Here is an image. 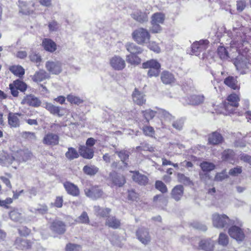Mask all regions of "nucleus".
I'll list each match as a JSON object with an SVG mask.
<instances>
[{
	"mask_svg": "<svg viewBox=\"0 0 251 251\" xmlns=\"http://www.w3.org/2000/svg\"><path fill=\"white\" fill-rule=\"evenodd\" d=\"M133 39L139 45H144L149 42L151 35L147 29L139 28L132 33Z\"/></svg>",
	"mask_w": 251,
	"mask_h": 251,
	"instance_id": "obj_1",
	"label": "nucleus"
},
{
	"mask_svg": "<svg viewBox=\"0 0 251 251\" xmlns=\"http://www.w3.org/2000/svg\"><path fill=\"white\" fill-rule=\"evenodd\" d=\"M143 69H149L148 75L150 77H157L160 72L161 64L156 59H152L142 64Z\"/></svg>",
	"mask_w": 251,
	"mask_h": 251,
	"instance_id": "obj_2",
	"label": "nucleus"
},
{
	"mask_svg": "<svg viewBox=\"0 0 251 251\" xmlns=\"http://www.w3.org/2000/svg\"><path fill=\"white\" fill-rule=\"evenodd\" d=\"M14 151L11 154L3 151H0V165L7 167H11L14 169H17L18 162L16 161Z\"/></svg>",
	"mask_w": 251,
	"mask_h": 251,
	"instance_id": "obj_3",
	"label": "nucleus"
},
{
	"mask_svg": "<svg viewBox=\"0 0 251 251\" xmlns=\"http://www.w3.org/2000/svg\"><path fill=\"white\" fill-rule=\"evenodd\" d=\"M16 161L18 163V168L21 163L25 162L31 160L32 157V153L28 150L20 149L14 151Z\"/></svg>",
	"mask_w": 251,
	"mask_h": 251,
	"instance_id": "obj_4",
	"label": "nucleus"
},
{
	"mask_svg": "<svg viewBox=\"0 0 251 251\" xmlns=\"http://www.w3.org/2000/svg\"><path fill=\"white\" fill-rule=\"evenodd\" d=\"M233 64H234L237 71L241 74H244L246 73V70L249 68L251 65L248 62L247 59L243 55H238L235 59L233 60Z\"/></svg>",
	"mask_w": 251,
	"mask_h": 251,
	"instance_id": "obj_5",
	"label": "nucleus"
},
{
	"mask_svg": "<svg viewBox=\"0 0 251 251\" xmlns=\"http://www.w3.org/2000/svg\"><path fill=\"white\" fill-rule=\"evenodd\" d=\"M45 67L49 73L53 75H58L62 71V63L57 60L48 61Z\"/></svg>",
	"mask_w": 251,
	"mask_h": 251,
	"instance_id": "obj_6",
	"label": "nucleus"
},
{
	"mask_svg": "<svg viewBox=\"0 0 251 251\" xmlns=\"http://www.w3.org/2000/svg\"><path fill=\"white\" fill-rule=\"evenodd\" d=\"M109 64L113 69L122 71L126 66V61L120 56L115 55L109 60Z\"/></svg>",
	"mask_w": 251,
	"mask_h": 251,
	"instance_id": "obj_7",
	"label": "nucleus"
},
{
	"mask_svg": "<svg viewBox=\"0 0 251 251\" xmlns=\"http://www.w3.org/2000/svg\"><path fill=\"white\" fill-rule=\"evenodd\" d=\"M227 103L225 102L224 106L225 109L229 113H232L234 111V107L238 106V101L239 98L238 95L235 94H231L227 99Z\"/></svg>",
	"mask_w": 251,
	"mask_h": 251,
	"instance_id": "obj_8",
	"label": "nucleus"
},
{
	"mask_svg": "<svg viewBox=\"0 0 251 251\" xmlns=\"http://www.w3.org/2000/svg\"><path fill=\"white\" fill-rule=\"evenodd\" d=\"M23 115L19 113L10 112L8 113L7 119L8 124L11 128L20 127Z\"/></svg>",
	"mask_w": 251,
	"mask_h": 251,
	"instance_id": "obj_9",
	"label": "nucleus"
},
{
	"mask_svg": "<svg viewBox=\"0 0 251 251\" xmlns=\"http://www.w3.org/2000/svg\"><path fill=\"white\" fill-rule=\"evenodd\" d=\"M228 217L226 215L215 213L212 215V222L214 226L218 228L225 227L229 222Z\"/></svg>",
	"mask_w": 251,
	"mask_h": 251,
	"instance_id": "obj_10",
	"label": "nucleus"
},
{
	"mask_svg": "<svg viewBox=\"0 0 251 251\" xmlns=\"http://www.w3.org/2000/svg\"><path fill=\"white\" fill-rule=\"evenodd\" d=\"M209 42L207 40L196 41L192 45V51L195 55H199L200 53L207 48Z\"/></svg>",
	"mask_w": 251,
	"mask_h": 251,
	"instance_id": "obj_11",
	"label": "nucleus"
},
{
	"mask_svg": "<svg viewBox=\"0 0 251 251\" xmlns=\"http://www.w3.org/2000/svg\"><path fill=\"white\" fill-rule=\"evenodd\" d=\"M228 234L231 238L238 242L242 241L245 238V234L242 229L235 226L229 228Z\"/></svg>",
	"mask_w": 251,
	"mask_h": 251,
	"instance_id": "obj_12",
	"label": "nucleus"
},
{
	"mask_svg": "<svg viewBox=\"0 0 251 251\" xmlns=\"http://www.w3.org/2000/svg\"><path fill=\"white\" fill-rule=\"evenodd\" d=\"M85 193L87 197L93 200H97L104 197L103 191L98 187H93L90 189H86Z\"/></svg>",
	"mask_w": 251,
	"mask_h": 251,
	"instance_id": "obj_13",
	"label": "nucleus"
},
{
	"mask_svg": "<svg viewBox=\"0 0 251 251\" xmlns=\"http://www.w3.org/2000/svg\"><path fill=\"white\" fill-rule=\"evenodd\" d=\"M136 236L138 239L145 245L148 244L151 240V237L148 231L145 228L138 229L136 231Z\"/></svg>",
	"mask_w": 251,
	"mask_h": 251,
	"instance_id": "obj_14",
	"label": "nucleus"
},
{
	"mask_svg": "<svg viewBox=\"0 0 251 251\" xmlns=\"http://www.w3.org/2000/svg\"><path fill=\"white\" fill-rule=\"evenodd\" d=\"M31 79L35 82L40 83L50 78L48 73L44 70H40L36 71L35 74L31 76Z\"/></svg>",
	"mask_w": 251,
	"mask_h": 251,
	"instance_id": "obj_15",
	"label": "nucleus"
},
{
	"mask_svg": "<svg viewBox=\"0 0 251 251\" xmlns=\"http://www.w3.org/2000/svg\"><path fill=\"white\" fill-rule=\"evenodd\" d=\"M31 242L26 239L22 237H17L14 242L16 248L21 250H26L31 247Z\"/></svg>",
	"mask_w": 251,
	"mask_h": 251,
	"instance_id": "obj_16",
	"label": "nucleus"
},
{
	"mask_svg": "<svg viewBox=\"0 0 251 251\" xmlns=\"http://www.w3.org/2000/svg\"><path fill=\"white\" fill-rule=\"evenodd\" d=\"M149 12H142L140 11H136L131 14V17L136 21L143 23L146 22L148 20V14L150 13L151 11L152 10V7L151 6H148Z\"/></svg>",
	"mask_w": 251,
	"mask_h": 251,
	"instance_id": "obj_17",
	"label": "nucleus"
},
{
	"mask_svg": "<svg viewBox=\"0 0 251 251\" xmlns=\"http://www.w3.org/2000/svg\"><path fill=\"white\" fill-rule=\"evenodd\" d=\"M132 98L133 102L139 105L145 104L146 101L145 95L136 88L134 89L132 93Z\"/></svg>",
	"mask_w": 251,
	"mask_h": 251,
	"instance_id": "obj_18",
	"label": "nucleus"
},
{
	"mask_svg": "<svg viewBox=\"0 0 251 251\" xmlns=\"http://www.w3.org/2000/svg\"><path fill=\"white\" fill-rule=\"evenodd\" d=\"M21 103L23 104H26L30 106L37 107L40 106L41 102L34 95H29L24 98Z\"/></svg>",
	"mask_w": 251,
	"mask_h": 251,
	"instance_id": "obj_19",
	"label": "nucleus"
},
{
	"mask_svg": "<svg viewBox=\"0 0 251 251\" xmlns=\"http://www.w3.org/2000/svg\"><path fill=\"white\" fill-rule=\"evenodd\" d=\"M43 142L47 145L54 146L57 145L59 143V136L56 134L49 133L44 136Z\"/></svg>",
	"mask_w": 251,
	"mask_h": 251,
	"instance_id": "obj_20",
	"label": "nucleus"
},
{
	"mask_svg": "<svg viewBox=\"0 0 251 251\" xmlns=\"http://www.w3.org/2000/svg\"><path fill=\"white\" fill-rule=\"evenodd\" d=\"M50 228L53 232L59 234L64 233L66 230L64 223L59 220L54 221L51 223Z\"/></svg>",
	"mask_w": 251,
	"mask_h": 251,
	"instance_id": "obj_21",
	"label": "nucleus"
},
{
	"mask_svg": "<svg viewBox=\"0 0 251 251\" xmlns=\"http://www.w3.org/2000/svg\"><path fill=\"white\" fill-rule=\"evenodd\" d=\"M131 173H133L132 176L133 180L140 185H146L148 183L149 179L148 177L138 172H132Z\"/></svg>",
	"mask_w": 251,
	"mask_h": 251,
	"instance_id": "obj_22",
	"label": "nucleus"
},
{
	"mask_svg": "<svg viewBox=\"0 0 251 251\" xmlns=\"http://www.w3.org/2000/svg\"><path fill=\"white\" fill-rule=\"evenodd\" d=\"M63 186L67 193L73 196H77L79 194L78 187L74 184L66 181L63 183Z\"/></svg>",
	"mask_w": 251,
	"mask_h": 251,
	"instance_id": "obj_23",
	"label": "nucleus"
},
{
	"mask_svg": "<svg viewBox=\"0 0 251 251\" xmlns=\"http://www.w3.org/2000/svg\"><path fill=\"white\" fill-rule=\"evenodd\" d=\"M42 45L46 51L50 52H53L57 49L56 44L50 39H44Z\"/></svg>",
	"mask_w": 251,
	"mask_h": 251,
	"instance_id": "obj_24",
	"label": "nucleus"
},
{
	"mask_svg": "<svg viewBox=\"0 0 251 251\" xmlns=\"http://www.w3.org/2000/svg\"><path fill=\"white\" fill-rule=\"evenodd\" d=\"M109 177L114 185L119 187L123 186L126 182L125 178L123 176L118 175L115 172L110 173Z\"/></svg>",
	"mask_w": 251,
	"mask_h": 251,
	"instance_id": "obj_25",
	"label": "nucleus"
},
{
	"mask_svg": "<svg viewBox=\"0 0 251 251\" xmlns=\"http://www.w3.org/2000/svg\"><path fill=\"white\" fill-rule=\"evenodd\" d=\"M19 6L20 8V12L24 14H30L32 9H31L30 6H34V3L31 1L30 3H27L25 1L19 0Z\"/></svg>",
	"mask_w": 251,
	"mask_h": 251,
	"instance_id": "obj_26",
	"label": "nucleus"
},
{
	"mask_svg": "<svg viewBox=\"0 0 251 251\" xmlns=\"http://www.w3.org/2000/svg\"><path fill=\"white\" fill-rule=\"evenodd\" d=\"M80 155L86 159H91L94 156V150L91 148L85 146H80L79 148Z\"/></svg>",
	"mask_w": 251,
	"mask_h": 251,
	"instance_id": "obj_27",
	"label": "nucleus"
},
{
	"mask_svg": "<svg viewBox=\"0 0 251 251\" xmlns=\"http://www.w3.org/2000/svg\"><path fill=\"white\" fill-rule=\"evenodd\" d=\"M214 246V241L211 239H203L199 243V248L204 251H213Z\"/></svg>",
	"mask_w": 251,
	"mask_h": 251,
	"instance_id": "obj_28",
	"label": "nucleus"
},
{
	"mask_svg": "<svg viewBox=\"0 0 251 251\" xmlns=\"http://www.w3.org/2000/svg\"><path fill=\"white\" fill-rule=\"evenodd\" d=\"M125 48L127 51L131 54H140L143 51V49L141 47L133 43L127 42L125 45Z\"/></svg>",
	"mask_w": 251,
	"mask_h": 251,
	"instance_id": "obj_29",
	"label": "nucleus"
},
{
	"mask_svg": "<svg viewBox=\"0 0 251 251\" xmlns=\"http://www.w3.org/2000/svg\"><path fill=\"white\" fill-rule=\"evenodd\" d=\"M44 107L50 111V112L52 114L57 115L60 117L64 115V113L61 111V107L56 106L51 103H45L44 104Z\"/></svg>",
	"mask_w": 251,
	"mask_h": 251,
	"instance_id": "obj_30",
	"label": "nucleus"
},
{
	"mask_svg": "<svg viewBox=\"0 0 251 251\" xmlns=\"http://www.w3.org/2000/svg\"><path fill=\"white\" fill-rule=\"evenodd\" d=\"M105 225L112 228L117 229L121 226V221L115 216H109L106 220Z\"/></svg>",
	"mask_w": 251,
	"mask_h": 251,
	"instance_id": "obj_31",
	"label": "nucleus"
},
{
	"mask_svg": "<svg viewBox=\"0 0 251 251\" xmlns=\"http://www.w3.org/2000/svg\"><path fill=\"white\" fill-rule=\"evenodd\" d=\"M161 79L165 84H171L175 82L174 75L168 71H163L161 75Z\"/></svg>",
	"mask_w": 251,
	"mask_h": 251,
	"instance_id": "obj_32",
	"label": "nucleus"
},
{
	"mask_svg": "<svg viewBox=\"0 0 251 251\" xmlns=\"http://www.w3.org/2000/svg\"><path fill=\"white\" fill-rule=\"evenodd\" d=\"M184 188L181 185L175 186L172 191V197L176 201L180 200L183 194Z\"/></svg>",
	"mask_w": 251,
	"mask_h": 251,
	"instance_id": "obj_33",
	"label": "nucleus"
},
{
	"mask_svg": "<svg viewBox=\"0 0 251 251\" xmlns=\"http://www.w3.org/2000/svg\"><path fill=\"white\" fill-rule=\"evenodd\" d=\"M136 54L129 53L126 55V61L131 65L137 66L141 62V59Z\"/></svg>",
	"mask_w": 251,
	"mask_h": 251,
	"instance_id": "obj_34",
	"label": "nucleus"
},
{
	"mask_svg": "<svg viewBox=\"0 0 251 251\" xmlns=\"http://www.w3.org/2000/svg\"><path fill=\"white\" fill-rule=\"evenodd\" d=\"M224 83L234 90H238L240 88L236 77L233 76L226 77L224 80Z\"/></svg>",
	"mask_w": 251,
	"mask_h": 251,
	"instance_id": "obj_35",
	"label": "nucleus"
},
{
	"mask_svg": "<svg viewBox=\"0 0 251 251\" xmlns=\"http://www.w3.org/2000/svg\"><path fill=\"white\" fill-rule=\"evenodd\" d=\"M222 158L223 160L233 164L235 162V153L231 150H225L222 153Z\"/></svg>",
	"mask_w": 251,
	"mask_h": 251,
	"instance_id": "obj_36",
	"label": "nucleus"
},
{
	"mask_svg": "<svg viewBox=\"0 0 251 251\" xmlns=\"http://www.w3.org/2000/svg\"><path fill=\"white\" fill-rule=\"evenodd\" d=\"M94 208L95 214L101 217H107L111 212V209L110 208H102L100 207L99 206H95Z\"/></svg>",
	"mask_w": 251,
	"mask_h": 251,
	"instance_id": "obj_37",
	"label": "nucleus"
},
{
	"mask_svg": "<svg viewBox=\"0 0 251 251\" xmlns=\"http://www.w3.org/2000/svg\"><path fill=\"white\" fill-rule=\"evenodd\" d=\"M223 140L221 135L217 132H213L208 138V141L210 144L216 145L220 143Z\"/></svg>",
	"mask_w": 251,
	"mask_h": 251,
	"instance_id": "obj_38",
	"label": "nucleus"
},
{
	"mask_svg": "<svg viewBox=\"0 0 251 251\" xmlns=\"http://www.w3.org/2000/svg\"><path fill=\"white\" fill-rule=\"evenodd\" d=\"M155 109L158 110V115L163 118L165 121L170 122L174 119V117L165 109L158 107H156Z\"/></svg>",
	"mask_w": 251,
	"mask_h": 251,
	"instance_id": "obj_39",
	"label": "nucleus"
},
{
	"mask_svg": "<svg viewBox=\"0 0 251 251\" xmlns=\"http://www.w3.org/2000/svg\"><path fill=\"white\" fill-rule=\"evenodd\" d=\"M10 219L15 222H21L22 220V211L17 209H13L9 213Z\"/></svg>",
	"mask_w": 251,
	"mask_h": 251,
	"instance_id": "obj_40",
	"label": "nucleus"
},
{
	"mask_svg": "<svg viewBox=\"0 0 251 251\" xmlns=\"http://www.w3.org/2000/svg\"><path fill=\"white\" fill-rule=\"evenodd\" d=\"M165 15L160 12H156L153 14L151 18V23L162 24L165 20Z\"/></svg>",
	"mask_w": 251,
	"mask_h": 251,
	"instance_id": "obj_41",
	"label": "nucleus"
},
{
	"mask_svg": "<svg viewBox=\"0 0 251 251\" xmlns=\"http://www.w3.org/2000/svg\"><path fill=\"white\" fill-rule=\"evenodd\" d=\"M9 70L15 75L19 77L25 74V69L19 65H14L10 67Z\"/></svg>",
	"mask_w": 251,
	"mask_h": 251,
	"instance_id": "obj_42",
	"label": "nucleus"
},
{
	"mask_svg": "<svg viewBox=\"0 0 251 251\" xmlns=\"http://www.w3.org/2000/svg\"><path fill=\"white\" fill-rule=\"evenodd\" d=\"M204 97L202 95H193L190 97L189 101L187 103L191 105H199L204 101Z\"/></svg>",
	"mask_w": 251,
	"mask_h": 251,
	"instance_id": "obj_43",
	"label": "nucleus"
},
{
	"mask_svg": "<svg viewBox=\"0 0 251 251\" xmlns=\"http://www.w3.org/2000/svg\"><path fill=\"white\" fill-rule=\"evenodd\" d=\"M83 171L88 175L94 176L98 172L99 168L94 165H86L83 167Z\"/></svg>",
	"mask_w": 251,
	"mask_h": 251,
	"instance_id": "obj_44",
	"label": "nucleus"
},
{
	"mask_svg": "<svg viewBox=\"0 0 251 251\" xmlns=\"http://www.w3.org/2000/svg\"><path fill=\"white\" fill-rule=\"evenodd\" d=\"M65 156L68 159L73 160L77 158L79 156V155L75 149L69 148L68 151L65 153Z\"/></svg>",
	"mask_w": 251,
	"mask_h": 251,
	"instance_id": "obj_45",
	"label": "nucleus"
},
{
	"mask_svg": "<svg viewBox=\"0 0 251 251\" xmlns=\"http://www.w3.org/2000/svg\"><path fill=\"white\" fill-rule=\"evenodd\" d=\"M48 210V207L45 204L39 205L37 208H32L30 209L31 212L35 214H44L47 212Z\"/></svg>",
	"mask_w": 251,
	"mask_h": 251,
	"instance_id": "obj_46",
	"label": "nucleus"
},
{
	"mask_svg": "<svg viewBox=\"0 0 251 251\" xmlns=\"http://www.w3.org/2000/svg\"><path fill=\"white\" fill-rule=\"evenodd\" d=\"M177 179L179 182L185 185H190L192 184V182L189 177L181 173L177 174Z\"/></svg>",
	"mask_w": 251,
	"mask_h": 251,
	"instance_id": "obj_47",
	"label": "nucleus"
},
{
	"mask_svg": "<svg viewBox=\"0 0 251 251\" xmlns=\"http://www.w3.org/2000/svg\"><path fill=\"white\" fill-rule=\"evenodd\" d=\"M142 112L145 118L148 121L152 119L156 114H158V110L156 109V110L155 111L149 109L143 111Z\"/></svg>",
	"mask_w": 251,
	"mask_h": 251,
	"instance_id": "obj_48",
	"label": "nucleus"
},
{
	"mask_svg": "<svg viewBox=\"0 0 251 251\" xmlns=\"http://www.w3.org/2000/svg\"><path fill=\"white\" fill-rule=\"evenodd\" d=\"M76 222L80 224H88L90 220L87 213L85 211L83 212L77 218Z\"/></svg>",
	"mask_w": 251,
	"mask_h": 251,
	"instance_id": "obj_49",
	"label": "nucleus"
},
{
	"mask_svg": "<svg viewBox=\"0 0 251 251\" xmlns=\"http://www.w3.org/2000/svg\"><path fill=\"white\" fill-rule=\"evenodd\" d=\"M200 166L202 170L204 172H209L214 169L215 165L208 162H202Z\"/></svg>",
	"mask_w": 251,
	"mask_h": 251,
	"instance_id": "obj_50",
	"label": "nucleus"
},
{
	"mask_svg": "<svg viewBox=\"0 0 251 251\" xmlns=\"http://www.w3.org/2000/svg\"><path fill=\"white\" fill-rule=\"evenodd\" d=\"M13 83L15 87L22 92H24L26 90L27 85L19 79L14 81Z\"/></svg>",
	"mask_w": 251,
	"mask_h": 251,
	"instance_id": "obj_51",
	"label": "nucleus"
},
{
	"mask_svg": "<svg viewBox=\"0 0 251 251\" xmlns=\"http://www.w3.org/2000/svg\"><path fill=\"white\" fill-rule=\"evenodd\" d=\"M115 153L118 154L122 162L125 164L126 166L127 164L125 162V161L128 158L129 155L127 151H115Z\"/></svg>",
	"mask_w": 251,
	"mask_h": 251,
	"instance_id": "obj_52",
	"label": "nucleus"
},
{
	"mask_svg": "<svg viewBox=\"0 0 251 251\" xmlns=\"http://www.w3.org/2000/svg\"><path fill=\"white\" fill-rule=\"evenodd\" d=\"M66 251H81L80 245L75 244L69 243L65 248Z\"/></svg>",
	"mask_w": 251,
	"mask_h": 251,
	"instance_id": "obj_53",
	"label": "nucleus"
},
{
	"mask_svg": "<svg viewBox=\"0 0 251 251\" xmlns=\"http://www.w3.org/2000/svg\"><path fill=\"white\" fill-rule=\"evenodd\" d=\"M217 52L221 59H226L228 58V53L225 47H219L218 48Z\"/></svg>",
	"mask_w": 251,
	"mask_h": 251,
	"instance_id": "obj_54",
	"label": "nucleus"
},
{
	"mask_svg": "<svg viewBox=\"0 0 251 251\" xmlns=\"http://www.w3.org/2000/svg\"><path fill=\"white\" fill-rule=\"evenodd\" d=\"M148 47L150 50L157 53H160L161 52L160 48L159 47L158 44L155 42L152 41L149 42Z\"/></svg>",
	"mask_w": 251,
	"mask_h": 251,
	"instance_id": "obj_55",
	"label": "nucleus"
},
{
	"mask_svg": "<svg viewBox=\"0 0 251 251\" xmlns=\"http://www.w3.org/2000/svg\"><path fill=\"white\" fill-rule=\"evenodd\" d=\"M218 243L221 245L226 246L228 243V238L227 236L224 233H221L219 235Z\"/></svg>",
	"mask_w": 251,
	"mask_h": 251,
	"instance_id": "obj_56",
	"label": "nucleus"
},
{
	"mask_svg": "<svg viewBox=\"0 0 251 251\" xmlns=\"http://www.w3.org/2000/svg\"><path fill=\"white\" fill-rule=\"evenodd\" d=\"M67 99L68 101L71 103L76 104H79L82 102V100H81L79 98L72 95H68Z\"/></svg>",
	"mask_w": 251,
	"mask_h": 251,
	"instance_id": "obj_57",
	"label": "nucleus"
},
{
	"mask_svg": "<svg viewBox=\"0 0 251 251\" xmlns=\"http://www.w3.org/2000/svg\"><path fill=\"white\" fill-rule=\"evenodd\" d=\"M155 188L162 193H165L167 192L166 186L161 181L157 180L156 181Z\"/></svg>",
	"mask_w": 251,
	"mask_h": 251,
	"instance_id": "obj_58",
	"label": "nucleus"
},
{
	"mask_svg": "<svg viewBox=\"0 0 251 251\" xmlns=\"http://www.w3.org/2000/svg\"><path fill=\"white\" fill-rule=\"evenodd\" d=\"M151 26L150 31L153 33H159L162 30V27L159 24L151 23Z\"/></svg>",
	"mask_w": 251,
	"mask_h": 251,
	"instance_id": "obj_59",
	"label": "nucleus"
},
{
	"mask_svg": "<svg viewBox=\"0 0 251 251\" xmlns=\"http://www.w3.org/2000/svg\"><path fill=\"white\" fill-rule=\"evenodd\" d=\"M242 172V167L240 166H237L236 167L231 169L229 171V175L232 176H237L240 174Z\"/></svg>",
	"mask_w": 251,
	"mask_h": 251,
	"instance_id": "obj_60",
	"label": "nucleus"
},
{
	"mask_svg": "<svg viewBox=\"0 0 251 251\" xmlns=\"http://www.w3.org/2000/svg\"><path fill=\"white\" fill-rule=\"evenodd\" d=\"M48 27L50 31H55L58 29L59 25L56 21H52L49 23Z\"/></svg>",
	"mask_w": 251,
	"mask_h": 251,
	"instance_id": "obj_61",
	"label": "nucleus"
},
{
	"mask_svg": "<svg viewBox=\"0 0 251 251\" xmlns=\"http://www.w3.org/2000/svg\"><path fill=\"white\" fill-rule=\"evenodd\" d=\"M143 132L146 135L153 136L154 134V130L152 127L150 126H146L143 128Z\"/></svg>",
	"mask_w": 251,
	"mask_h": 251,
	"instance_id": "obj_62",
	"label": "nucleus"
},
{
	"mask_svg": "<svg viewBox=\"0 0 251 251\" xmlns=\"http://www.w3.org/2000/svg\"><path fill=\"white\" fill-rule=\"evenodd\" d=\"M227 175L226 174V171H223L220 173H218L216 175L215 177V179L217 181H222L225 178L227 177Z\"/></svg>",
	"mask_w": 251,
	"mask_h": 251,
	"instance_id": "obj_63",
	"label": "nucleus"
},
{
	"mask_svg": "<svg viewBox=\"0 0 251 251\" xmlns=\"http://www.w3.org/2000/svg\"><path fill=\"white\" fill-rule=\"evenodd\" d=\"M29 57L30 60L32 62H33L36 63H40L41 61V56L36 53H31V54L29 55Z\"/></svg>",
	"mask_w": 251,
	"mask_h": 251,
	"instance_id": "obj_64",
	"label": "nucleus"
}]
</instances>
